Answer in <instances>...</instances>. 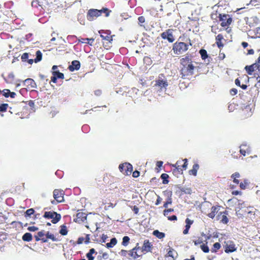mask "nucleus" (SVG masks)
<instances>
[{
    "instance_id": "nucleus-1",
    "label": "nucleus",
    "mask_w": 260,
    "mask_h": 260,
    "mask_svg": "<svg viewBox=\"0 0 260 260\" xmlns=\"http://www.w3.org/2000/svg\"><path fill=\"white\" fill-rule=\"evenodd\" d=\"M180 63L182 66L181 73L184 79H188V77L193 75L196 67L193 65L190 56L186 55L181 58Z\"/></svg>"
},
{
    "instance_id": "nucleus-2",
    "label": "nucleus",
    "mask_w": 260,
    "mask_h": 260,
    "mask_svg": "<svg viewBox=\"0 0 260 260\" xmlns=\"http://www.w3.org/2000/svg\"><path fill=\"white\" fill-rule=\"evenodd\" d=\"M185 36V34H183L179 38L178 41H176L173 44L172 51L174 54L177 55H181L188 50L189 45L186 43L179 41V40L183 41Z\"/></svg>"
},
{
    "instance_id": "nucleus-3",
    "label": "nucleus",
    "mask_w": 260,
    "mask_h": 260,
    "mask_svg": "<svg viewBox=\"0 0 260 260\" xmlns=\"http://www.w3.org/2000/svg\"><path fill=\"white\" fill-rule=\"evenodd\" d=\"M111 12L112 11L107 8H103L101 10L90 9L87 12L86 17L88 20L92 21L101 16L102 13H104L106 17H108Z\"/></svg>"
},
{
    "instance_id": "nucleus-4",
    "label": "nucleus",
    "mask_w": 260,
    "mask_h": 260,
    "mask_svg": "<svg viewBox=\"0 0 260 260\" xmlns=\"http://www.w3.org/2000/svg\"><path fill=\"white\" fill-rule=\"evenodd\" d=\"M246 73L250 77L248 78H253L256 81H260V65L257 63H253L250 66L244 67Z\"/></svg>"
},
{
    "instance_id": "nucleus-5",
    "label": "nucleus",
    "mask_w": 260,
    "mask_h": 260,
    "mask_svg": "<svg viewBox=\"0 0 260 260\" xmlns=\"http://www.w3.org/2000/svg\"><path fill=\"white\" fill-rule=\"evenodd\" d=\"M188 160L185 158L181 160H178L175 164L172 165L174 168L172 173L174 175L177 176L179 174H182L183 171L186 170L187 168Z\"/></svg>"
},
{
    "instance_id": "nucleus-6",
    "label": "nucleus",
    "mask_w": 260,
    "mask_h": 260,
    "mask_svg": "<svg viewBox=\"0 0 260 260\" xmlns=\"http://www.w3.org/2000/svg\"><path fill=\"white\" fill-rule=\"evenodd\" d=\"M43 217L45 219H51L53 224H56L61 219V215L56 212L46 211L43 215Z\"/></svg>"
},
{
    "instance_id": "nucleus-7",
    "label": "nucleus",
    "mask_w": 260,
    "mask_h": 260,
    "mask_svg": "<svg viewBox=\"0 0 260 260\" xmlns=\"http://www.w3.org/2000/svg\"><path fill=\"white\" fill-rule=\"evenodd\" d=\"M64 192L63 190L60 189H55L53 191V196L55 200L52 201V204H54L56 203H60L64 201Z\"/></svg>"
},
{
    "instance_id": "nucleus-8",
    "label": "nucleus",
    "mask_w": 260,
    "mask_h": 260,
    "mask_svg": "<svg viewBox=\"0 0 260 260\" xmlns=\"http://www.w3.org/2000/svg\"><path fill=\"white\" fill-rule=\"evenodd\" d=\"M173 29L168 28L160 34V37L162 39H166L169 43H172L174 42L175 38L173 34Z\"/></svg>"
},
{
    "instance_id": "nucleus-9",
    "label": "nucleus",
    "mask_w": 260,
    "mask_h": 260,
    "mask_svg": "<svg viewBox=\"0 0 260 260\" xmlns=\"http://www.w3.org/2000/svg\"><path fill=\"white\" fill-rule=\"evenodd\" d=\"M218 18L219 21L221 22L220 24L222 27H228L232 22V18L229 14H219Z\"/></svg>"
},
{
    "instance_id": "nucleus-10",
    "label": "nucleus",
    "mask_w": 260,
    "mask_h": 260,
    "mask_svg": "<svg viewBox=\"0 0 260 260\" xmlns=\"http://www.w3.org/2000/svg\"><path fill=\"white\" fill-rule=\"evenodd\" d=\"M119 169L123 174L125 175H129L133 172V167L131 164L126 162L120 165Z\"/></svg>"
},
{
    "instance_id": "nucleus-11",
    "label": "nucleus",
    "mask_w": 260,
    "mask_h": 260,
    "mask_svg": "<svg viewBox=\"0 0 260 260\" xmlns=\"http://www.w3.org/2000/svg\"><path fill=\"white\" fill-rule=\"evenodd\" d=\"M99 33L103 40L107 41L109 43H112L113 41V37L114 36H111L110 30H100Z\"/></svg>"
},
{
    "instance_id": "nucleus-12",
    "label": "nucleus",
    "mask_w": 260,
    "mask_h": 260,
    "mask_svg": "<svg viewBox=\"0 0 260 260\" xmlns=\"http://www.w3.org/2000/svg\"><path fill=\"white\" fill-rule=\"evenodd\" d=\"M57 69V66H53V67H52V75L53 76L51 77V81H55L57 79H63V74L56 70Z\"/></svg>"
},
{
    "instance_id": "nucleus-13",
    "label": "nucleus",
    "mask_w": 260,
    "mask_h": 260,
    "mask_svg": "<svg viewBox=\"0 0 260 260\" xmlns=\"http://www.w3.org/2000/svg\"><path fill=\"white\" fill-rule=\"evenodd\" d=\"M223 247L224 251L226 253L234 252L237 249L235 247V244L234 242L231 241L225 242Z\"/></svg>"
},
{
    "instance_id": "nucleus-14",
    "label": "nucleus",
    "mask_w": 260,
    "mask_h": 260,
    "mask_svg": "<svg viewBox=\"0 0 260 260\" xmlns=\"http://www.w3.org/2000/svg\"><path fill=\"white\" fill-rule=\"evenodd\" d=\"M228 214V212L226 210H225L223 212H220L217 214V218L218 220H220V221L223 224H227L229 221V219L227 216Z\"/></svg>"
},
{
    "instance_id": "nucleus-15",
    "label": "nucleus",
    "mask_w": 260,
    "mask_h": 260,
    "mask_svg": "<svg viewBox=\"0 0 260 260\" xmlns=\"http://www.w3.org/2000/svg\"><path fill=\"white\" fill-rule=\"evenodd\" d=\"M152 246V245L148 240H144L143 245H142V247H141V252L144 253L150 252L151 250Z\"/></svg>"
},
{
    "instance_id": "nucleus-16",
    "label": "nucleus",
    "mask_w": 260,
    "mask_h": 260,
    "mask_svg": "<svg viewBox=\"0 0 260 260\" xmlns=\"http://www.w3.org/2000/svg\"><path fill=\"white\" fill-rule=\"evenodd\" d=\"M46 235L44 231L39 232L37 235L35 236V240L37 242L41 241L43 243L47 242V239L46 238Z\"/></svg>"
},
{
    "instance_id": "nucleus-17",
    "label": "nucleus",
    "mask_w": 260,
    "mask_h": 260,
    "mask_svg": "<svg viewBox=\"0 0 260 260\" xmlns=\"http://www.w3.org/2000/svg\"><path fill=\"white\" fill-rule=\"evenodd\" d=\"M221 207V206L219 205L212 206L211 212L208 214V217L211 219H213L215 217L216 214L218 213Z\"/></svg>"
},
{
    "instance_id": "nucleus-18",
    "label": "nucleus",
    "mask_w": 260,
    "mask_h": 260,
    "mask_svg": "<svg viewBox=\"0 0 260 260\" xmlns=\"http://www.w3.org/2000/svg\"><path fill=\"white\" fill-rule=\"evenodd\" d=\"M216 44L217 47L221 49L223 47L224 44L222 43L223 40H225L222 34H219L215 38Z\"/></svg>"
},
{
    "instance_id": "nucleus-19",
    "label": "nucleus",
    "mask_w": 260,
    "mask_h": 260,
    "mask_svg": "<svg viewBox=\"0 0 260 260\" xmlns=\"http://www.w3.org/2000/svg\"><path fill=\"white\" fill-rule=\"evenodd\" d=\"M80 68V63L78 60H73L72 61L71 65L68 67L69 70L73 72L75 70H78Z\"/></svg>"
},
{
    "instance_id": "nucleus-20",
    "label": "nucleus",
    "mask_w": 260,
    "mask_h": 260,
    "mask_svg": "<svg viewBox=\"0 0 260 260\" xmlns=\"http://www.w3.org/2000/svg\"><path fill=\"white\" fill-rule=\"evenodd\" d=\"M142 254H139L134 248L128 251V259H137L141 256Z\"/></svg>"
},
{
    "instance_id": "nucleus-21",
    "label": "nucleus",
    "mask_w": 260,
    "mask_h": 260,
    "mask_svg": "<svg viewBox=\"0 0 260 260\" xmlns=\"http://www.w3.org/2000/svg\"><path fill=\"white\" fill-rule=\"evenodd\" d=\"M86 219V214L83 212H78L76 214V222H83Z\"/></svg>"
},
{
    "instance_id": "nucleus-22",
    "label": "nucleus",
    "mask_w": 260,
    "mask_h": 260,
    "mask_svg": "<svg viewBox=\"0 0 260 260\" xmlns=\"http://www.w3.org/2000/svg\"><path fill=\"white\" fill-rule=\"evenodd\" d=\"M3 95L6 98L11 97V98H14L16 94L15 92H11L8 89H5L2 91Z\"/></svg>"
},
{
    "instance_id": "nucleus-23",
    "label": "nucleus",
    "mask_w": 260,
    "mask_h": 260,
    "mask_svg": "<svg viewBox=\"0 0 260 260\" xmlns=\"http://www.w3.org/2000/svg\"><path fill=\"white\" fill-rule=\"evenodd\" d=\"M78 42L79 43L87 44L90 46H92L94 42V39H88V38H85V39H83V38H78Z\"/></svg>"
},
{
    "instance_id": "nucleus-24",
    "label": "nucleus",
    "mask_w": 260,
    "mask_h": 260,
    "mask_svg": "<svg viewBox=\"0 0 260 260\" xmlns=\"http://www.w3.org/2000/svg\"><path fill=\"white\" fill-rule=\"evenodd\" d=\"M199 53H200V54L201 55V58L203 60L206 61V60L207 59H209V58H210L208 54L207 51L206 50H205V49H201L199 51ZM209 62H210L209 59H208V63H207V64H208L209 63Z\"/></svg>"
},
{
    "instance_id": "nucleus-25",
    "label": "nucleus",
    "mask_w": 260,
    "mask_h": 260,
    "mask_svg": "<svg viewBox=\"0 0 260 260\" xmlns=\"http://www.w3.org/2000/svg\"><path fill=\"white\" fill-rule=\"evenodd\" d=\"M199 169V165L198 164H195L192 167V169L190 170L188 172L189 175L193 176H197L198 170Z\"/></svg>"
},
{
    "instance_id": "nucleus-26",
    "label": "nucleus",
    "mask_w": 260,
    "mask_h": 260,
    "mask_svg": "<svg viewBox=\"0 0 260 260\" xmlns=\"http://www.w3.org/2000/svg\"><path fill=\"white\" fill-rule=\"evenodd\" d=\"M23 241L30 242L32 240V236L30 233H25L22 238Z\"/></svg>"
},
{
    "instance_id": "nucleus-27",
    "label": "nucleus",
    "mask_w": 260,
    "mask_h": 260,
    "mask_svg": "<svg viewBox=\"0 0 260 260\" xmlns=\"http://www.w3.org/2000/svg\"><path fill=\"white\" fill-rule=\"evenodd\" d=\"M117 243V240L116 238H113L111 240L110 243H108L106 244V247L108 248H110L113 247L114 246L116 245Z\"/></svg>"
},
{
    "instance_id": "nucleus-28",
    "label": "nucleus",
    "mask_w": 260,
    "mask_h": 260,
    "mask_svg": "<svg viewBox=\"0 0 260 260\" xmlns=\"http://www.w3.org/2000/svg\"><path fill=\"white\" fill-rule=\"evenodd\" d=\"M153 235L159 239H162L165 237V233L160 232L157 230L154 231Z\"/></svg>"
},
{
    "instance_id": "nucleus-29",
    "label": "nucleus",
    "mask_w": 260,
    "mask_h": 260,
    "mask_svg": "<svg viewBox=\"0 0 260 260\" xmlns=\"http://www.w3.org/2000/svg\"><path fill=\"white\" fill-rule=\"evenodd\" d=\"M95 253V251L94 248L90 249L89 251L86 254V257L88 260H93L94 257L92 256V254Z\"/></svg>"
},
{
    "instance_id": "nucleus-30",
    "label": "nucleus",
    "mask_w": 260,
    "mask_h": 260,
    "mask_svg": "<svg viewBox=\"0 0 260 260\" xmlns=\"http://www.w3.org/2000/svg\"><path fill=\"white\" fill-rule=\"evenodd\" d=\"M221 248V245L219 243L216 242L214 244L213 247L211 249V252L213 253L216 252Z\"/></svg>"
},
{
    "instance_id": "nucleus-31",
    "label": "nucleus",
    "mask_w": 260,
    "mask_h": 260,
    "mask_svg": "<svg viewBox=\"0 0 260 260\" xmlns=\"http://www.w3.org/2000/svg\"><path fill=\"white\" fill-rule=\"evenodd\" d=\"M42 59V53L40 50H38L36 52V58L35 59V62L37 63Z\"/></svg>"
},
{
    "instance_id": "nucleus-32",
    "label": "nucleus",
    "mask_w": 260,
    "mask_h": 260,
    "mask_svg": "<svg viewBox=\"0 0 260 260\" xmlns=\"http://www.w3.org/2000/svg\"><path fill=\"white\" fill-rule=\"evenodd\" d=\"M160 178L162 180V183L164 184H168L169 182V175L167 174L163 173L160 175Z\"/></svg>"
},
{
    "instance_id": "nucleus-33",
    "label": "nucleus",
    "mask_w": 260,
    "mask_h": 260,
    "mask_svg": "<svg viewBox=\"0 0 260 260\" xmlns=\"http://www.w3.org/2000/svg\"><path fill=\"white\" fill-rule=\"evenodd\" d=\"M59 234L62 236H66L68 234V230L65 225H61L60 226V230L59 232Z\"/></svg>"
},
{
    "instance_id": "nucleus-34",
    "label": "nucleus",
    "mask_w": 260,
    "mask_h": 260,
    "mask_svg": "<svg viewBox=\"0 0 260 260\" xmlns=\"http://www.w3.org/2000/svg\"><path fill=\"white\" fill-rule=\"evenodd\" d=\"M35 213V210L34 208H29L27 209L25 212V217H30L31 215Z\"/></svg>"
},
{
    "instance_id": "nucleus-35",
    "label": "nucleus",
    "mask_w": 260,
    "mask_h": 260,
    "mask_svg": "<svg viewBox=\"0 0 260 260\" xmlns=\"http://www.w3.org/2000/svg\"><path fill=\"white\" fill-rule=\"evenodd\" d=\"M130 241V238L128 236H124L122 239V244L124 246H126L128 245Z\"/></svg>"
},
{
    "instance_id": "nucleus-36",
    "label": "nucleus",
    "mask_w": 260,
    "mask_h": 260,
    "mask_svg": "<svg viewBox=\"0 0 260 260\" xmlns=\"http://www.w3.org/2000/svg\"><path fill=\"white\" fill-rule=\"evenodd\" d=\"M9 107V105L7 103L2 104L0 105V112H4L7 110V109Z\"/></svg>"
},
{
    "instance_id": "nucleus-37",
    "label": "nucleus",
    "mask_w": 260,
    "mask_h": 260,
    "mask_svg": "<svg viewBox=\"0 0 260 260\" xmlns=\"http://www.w3.org/2000/svg\"><path fill=\"white\" fill-rule=\"evenodd\" d=\"M46 238L47 240L48 239H51L53 241H56V239L55 238L54 235H52L51 234H50L48 232H47L46 235Z\"/></svg>"
},
{
    "instance_id": "nucleus-38",
    "label": "nucleus",
    "mask_w": 260,
    "mask_h": 260,
    "mask_svg": "<svg viewBox=\"0 0 260 260\" xmlns=\"http://www.w3.org/2000/svg\"><path fill=\"white\" fill-rule=\"evenodd\" d=\"M193 220H191V219H189V218H186L185 219V228H190L191 225L193 224Z\"/></svg>"
},
{
    "instance_id": "nucleus-39",
    "label": "nucleus",
    "mask_w": 260,
    "mask_h": 260,
    "mask_svg": "<svg viewBox=\"0 0 260 260\" xmlns=\"http://www.w3.org/2000/svg\"><path fill=\"white\" fill-rule=\"evenodd\" d=\"M201 248L202 251L205 253H208L209 252V248L207 244H202L201 245Z\"/></svg>"
},
{
    "instance_id": "nucleus-40",
    "label": "nucleus",
    "mask_w": 260,
    "mask_h": 260,
    "mask_svg": "<svg viewBox=\"0 0 260 260\" xmlns=\"http://www.w3.org/2000/svg\"><path fill=\"white\" fill-rule=\"evenodd\" d=\"M167 83V82H156L154 84V86L160 87V89H161L162 87H165L168 85Z\"/></svg>"
},
{
    "instance_id": "nucleus-41",
    "label": "nucleus",
    "mask_w": 260,
    "mask_h": 260,
    "mask_svg": "<svg viewBox=\"0 0 260 260\" xmlns=\"http://www.w3.org/2000/svg\"><path fill=\"white\" fill-rule=\"evenodd\" d=\"M29 57V54L27 53H23L21 56V60L22 61L26 62Z\"/></svg>"
},
{
    "instance_id": "nucleus-42",
    "label": "nucleus",
    "mask_w": 260,
    "mask_h": 260,
    "mask_svg": "<svg viewBox=\"0 0 260 260\" xmlns=\"http://www.w3.org/2000/svg\"><path fill=\"white\" fill-rule=\"evenodd\" d=\"M203 242V239L201 237H199L197 240L193 241V243L196 246L202 244Z\"/></svg>"
},
{
    "instance_id": "nucleus-43",
    "label": "nucleus",
    "mask_w": 260,
    "mask_h": 260,
    "mask_svg": "<svg viewBox=\"0 0 260 260\" xmlns=\"http://www.w3.org/2000/svg\"><path fill=\"white\" fill-rule=\"evenodd\" d=\"M119 253L122 256L127 257V255H128V251L122 249Z\"/></svg>"
},
{
    "instance_id": "nucleus-44",
    "label": "nucleus",
    "mask_w": 260,
    "mask_h": 260,
    "mask_svg": "<svg viewBox=\"0 0 260 260\" xmlns=\"http://www.w3.org/2000/svg\"><path fill=\"white\" fill-rule=\"evenodd\" d=\"M14 80V75L12 73H10L8 74L7 78L6 80L8 81H12Z\"/></svg>"
},
{
    "instance_id": "nucleus-45",
    "label": "nucleus",
    "mask_w": 260,
    "mask_h": 260,
    "mask_svg": "<svg viewBox=\"0 0 260 260\" xmlns=\"http://www.w3.org/2000/svg\"><path fill=\"white\" fill-rule=\"evenodd\" d=\"M115 205H114L112 203H109L107 205H106L104 207L105 210H108L110 208H114Z\"/></svg>"
},
{
    "instance_id": "nucleus-46",
    "label": "nucleus",
    "mask_w": 260,
    "mask_h": 260,
    "mask_svg": "<svg viewBox=\"0 0 260 260\" xmlns=\"http://www.w3.org/2000/svg\"><path fill=\"white\" fill-rule=\"evenodd\" d=\"M167 218L170 221H176L177 220V217L175 215L168 216Z\"/></svg>"
},
{
    "instance_id": "nucleus-47",
    "label": "nucleus",
    "mask_w": 260,
    "mask_h": 260,
    "mask_svg": "<svg viewBox=\"0 0 260 260\" xmlns=\"http://www.w3.org/2000/svg\"><path fill=\"white\" fill-rule=\"evenodd\" d=\"M27 230L30 232H36L39 230V228L36 226H30Z\"/></svg>"
},
{
    "instance_id": "nucleus-48",
    "label": "nucleus",
    "mask_w": 260,
    "mask_h": 260,
    "mask_svg": "<svg viewBox=\"0 0 260 260\" xmlns=\"http://www.w3.org/2000/svg\"><path fill=\"white\" fill-rule=\"evenodd\" d=\"M174 211L173 209L172 208H169V209H166L164 210V214L165 216H167L169 212H173Z\"/></svg>"
},
{
    "instance_id": "nucleus-49",
    "label": "nucleus",
    "mask_w": 260,
    "mask_h": 260,
    "mask_svg": "<svg viewBox=\"0 0 260 260\" xmlns=\"http://www.w3.org/2000/svg\"><path fill=\"white\" fill-rule=\"evenodd\" d=\"M231 177L233 179L238 178L240 177V174L238 172H236V173H234L232 175V176H231Z\"/></svg>"
},
{
    "instance_id": "nucleus-50",
    "label": "nucleus",
    "mask_w": 260,
    "mask_h": 260,
    "mask_svg": "<svg viewBox=\"0 0 260 260\" xmlns=\"http://www.w3.org/2000/svg\"><path fill=\"white\" fill-rule=\"evenodd\" d=\"M108 238V236L106 235L103 234L101 237V242L102 243H105L106 240Z\"/></svg>"
},
{
    "instance_id": "nucleus-51",
    "label": "nucleus",
    "mask_w": 260,
    "mask_h": 260,
    "mask_svg": "<svg viewBox=\"0 0 260 260\" xmlns=\"http://www.w3.org/2000/svg\"><path fill=\"white\" fill-rule=\"evenodd\" d=\"M247 185V183L245 181L244 182V183L241 182L240 183V187L242 189H245Z\"/></svg>"
},
{
    "instance_id": "nucleus-52",
    "label": "nucleus",
    "mask_w": 260,
    "mask_h": 260,
    "mask_svg": "<svg viewBox=\"0 0 260 260\" xmlns=\"http://www.w3.org/2000/svg\"><path fill=\"white\" fill-rule=\"evenodd\" d=\"M85 243L88 244L90 242V235H86L85 236Z\"/></svg>"
},
{
    "instance_id": "nucleus-53",
    "label": "nucleus",
    "mask_w": 260,
    "mask_h": 260,
    "mask_svg": "<svg viewBox=\"0 0 260 260\" xmlns=\"http://www.w3.org/2000/svg\"><path fill=\"white\" fill-rule=\"evenodd\" d=\"M140 176V172L138 171H135L133 173V176L135 178L138 177Z\"/></svg>"
},
{
    "instance_id": "nucleus-54",
    "label": "nucleus",
    "mask_w": 260,
    "mask_h": 260,
    "mask_svg": "<svg viewBox=\"0 0 260 260\" xmlns=\"http://www.w3.org/2000/svg\"><path fill=\"white\" fill-rule=\"evenodd\" d=\"M240 83H241V82H236V84L238 86L241 87L242 89H245L247 88V85H245V84L241 85Z\"/></svg>"
},
{
    "instance_id": "nucleus-55",
    "label": "nucleus",
    "mask_w": 260,
    "mask_h": 260,
    "mask_svg": "<svg viewBox=\"0 0 260 260\" xmlns=\"http://www.w3.org/2000/svg\"><path fill=\"white\" fill-rule=\"evenodd\" d=\"M138 20L139 21V23H144L145 22V17H143V16H140L138 18Z\"/></svg>"
},
{
    "instance_id": "nucleus-56",
    "label": "nucleus",
    "mask_w": 260,
    "mask_h": 260,
    "mask_svg": "<svg viewBox=\"0 0 260 260\" xmlns=\"http://www.w3.org/2000/svg\"><path fill=\"white\" fill-rule=\"evenodd\" d=\"M230 93L232 95H234L237 94V89L233 88L230 90Z\"/></svg>"
},
{
    "instance_id": "nucleus-57",
    "label": "nucleus",
    "mask_w": 260,
    "mask_h": 260,
    "mask_svg": "<svg viewBox=\"0 0 260 260\" xmlns=\"http://www.w3.org/2000/svg\"><path fill=\"white\" fill-rule=\"evenodd\" d=\"M84 240V238L83 237H80L78 239L77 243V244H81L83 243Z\"/></svg>"
},
{
    "instance_id": "nucleus-58",
    "label": "nucleus",
    "mask_w": 260,
    "mask_h": 260,
    "mask_svg": "<svg viewBox=\"0 0 260 260\" xmlns=\"http://www.w3.org/2000/svg\"><path fill=\"white\" fill-rule=\"evenodd\" d=\"M161 201V198L159 197V196H158L157 197V198L156 200V202L155 203V204L156 205H158Z\"/></svg>"
},
{
    "instance_id": "nucleus-59",
    "label": "nucleus",
    "mask_w": 260,
    "mask_h": 260,
    "mask_svg": "<svg viewBox=\"0 0 260 260\" xmlns=\"http://www.w3.org/2000/svg\"><path fill=\"white\" fill-rule=\"evenodd\" d=\"M162 164H163V162L161 161H157L156 163V168H160L162 166Z\"/></svg>"
},
{
    "instance_id": "nucleus-60",
    "label": "nucleus",
    "mask_w": 260,
    "mask_h": 260,
    "mask_svg": "<svg viewBox=\"0 0 260 260\" xmlns=\"http://www.w3.org/2000/svg\"><path fill=\"white\" fill-rule=\"evenodd\" d=\"M240 153L243 156H245L246 155V154L247 153V151L246 150L243 149H242L241 148L240 149Z\"/></svg>"
},
{
    "instance_id": "nucleus-61",
    "label": "nucleus",
    "mask_w": 260,
    "mask_h": 260,
    "mask_svg": "<svg viewBox=\"0 0 260 260\" xmlns=\"http://www.w3.org/2000/svg\"><path fill=\"white\" fill-rule=\"evenodd\" d=\"M225 55L224 54V53H219V58L221 59V60H223L225 58Z\"/></svg>"
},
{
    "instance_id": "nucleus-62",
    "label": "nucleus",
    "mask_w": 260,
    "mask_h": 260,
    "mask_svg": "<svg viewBox=\"0 0 260 260\" xmlns=\"http://www.w3.org/2000/svg\"><path fill=\"white\" fill-rule=\"evenodd\" d=\"M94 94L97 96H99L102 94V91L100 89L96 90L94 91Z\"/></svg>"
},
{
    "instance_id": "nucleus-63",
    "label": "nucleus",
    "mask_w": 260,
    "mask_h": 260,
    "mask_svg": "<svg viewBox=\"0 0 260 260\" xmlns=\"http://www.w3.org/2000/svg\"><path fill=\"white\" fill-rule=\"evenodd\" d=\"M133 210L134 211L136 214H138L139 211V209L137 206H135Z\"/></svg>"
},
{
    "instance_id": "nucleus-64",
    "label": "nucleus",
    "mask_w": 260,
    "mask_h": 260,
    "mask_svg": "<svg viewBox=\"0 0 260 260\" xmlns=\"http://www.w3.org/2000/svg\"><path fill=\"white\" fill-rule=\"evenodd\" d=\"M254 54V50L253 49H249L247 51V55H252Z\"/></svg>"
}]
</instances>
